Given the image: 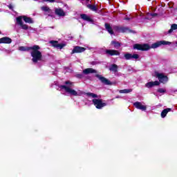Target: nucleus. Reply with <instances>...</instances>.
Masks as SVG:
<instances>
[{"instance_id":"1","label":"nucleus","mask_w":177,"mask_h":177,"mask_svg":"<svg viewBox=\"0 0 177 177\" xmlns=\"http://www.w3.org/2000/svg\"><path fill=\"white\" fill-rule=\"evenodd\" d=\"M171 44L172 43L170 41L162 40L152 44L151 46L149 44H134L133 49H137V50H149L150 49H157V48H160L161 45H171Z\"/></svg>"},{"instance_id":"2","label":"nucleus","mask_w":177,"mask_h":177,"mask_svg":"<svg viewBox=\"0 0 177 177\" xmlns=\"http://www.w3.org/2000/svg\"><path fill=\"white\" fill-rule=\"evenodd\" d=\"M73 86H74V83L70 82V81H66L65 82V85H61L59 86L60 89H63L66 92V93H68L71 96H81L84 95V92L78 90L75 91L73 89Z\"/></svg>"},{"instance_id":"3","label":"nucleus","mask_w":177,"mask_h":177,"mask_svg":"<svg viewBox=\"0 0 177 177\" xmlns=\"http://www.w3.org/2000/svg\"><path fill=\"white\" fill-rule=\"evenodd\" d=\"M41 48L39 46L35 45L30 48V55L32 57V62L33 63H38L42 60V53L39 51Z\"/></svg>"},{"instance_id":"4","label":"nucleus","mask_w":177,"mask_h":177,"mask_svg":"<svg viewBox=\"0 0 177 177\" xmlns=\"http://www.w3.org/2000/svg\"><path fill=\"white\" fill-rule=\"evenodd\" d=\"M25 21V23H28V24H32L34 23V21L31 17H27V16H19L17 17V24L19 26L22 30H28V26L27 24H25L23 22Z\"/></svg>"},{"instance_id":"5","label":"nucleus","mask_w":177,"mask_h":177,"mask_svg":"<svg viewBox=\"0 0 177 177\" xmlns=\"http://www.w3.org/2000/svg\"><path fill=\"white\" fill-rule=\"evenodd\" d=\"M155 77L158 79L159 82H161V84H167L169 80L167 75L158 72H155Z\"/></svg>"},{"instance_id":"6","label":"nucleus","mask_w":177,"mask_h":177,"mask_svg":"<svg viewBox=\"0 0 177 177\" xmlns=\"http://www.w3.org/2000/svg\"><path fill=\"white\" fill-rule=\"evenodd\" d=\"M93 103L95 106L96 109H102L106 106V103L103 102L102 100L93 99Z\"/></svg>"},{"instance_id":"7","label":"nucleus","mask_w":177,"mask_h":177,"mask_svg":"<svg viewBox=\"0 0 177 177\" xmlns=\"http://www.w3.org/2000/svg\"><path fill=\"white\" fill-rule=\"evenodd\" d=\"M133 106L136 107V109H138V110H142V111H146L147 106L145 104H142V102H136L133 104Z\"/></svg>"},{"instance_id":"8","label":"nucleus","mask_w":177,"mask_h":177,"mask_svg":"<svg viewBox=\"0 0 177 177\" xmlns=\"http://www.w3.org/2000/svg\"><path fill=\"white\" fill-rule=\"evenodd\" d=\"M95 77H97V78H99V80L101 81V82H102V84H104L105 85H111V82L106 79L104 77L100 75H96Z\"/></svg>"},{"instance_id":"9","label":"nucleus","mask_w":177,"mask_h":177,"mask_svg":"<svg viewBox=\"0 0 177 177\" xmlns=\"http://www.w3.org/2000/svg\"><path fill=\"white\" fill-rule=\"evenodd\" d=\"M50 44L53 45L55 48H57L58 49H63L64 46H66V44H59L57 41H50Z\"/></svg>"},{"instance_id":"10","label":"nucleus","mask_w":177,"mask_h":177,"mask_svg":"<svg viewBox=\"0 0 177 177\" xmlns=\"http://www.w3.org/2000/svg\"><path fill=\"white\" fill-rule=\"evenodd\" d=\"M86 50V48L77 46L73 48L72 53H82V52H85Z\"/></svg>"},{"instance_id":"11","label":"nucleus","mask_w":177,"mask_h":177,"mask_svg":"<svg viewBox=\"0 0 177 177\" xmlns=\"http://www.w3.org/2000/svg\"><path fill=\"white\" fill-rule=\"evenodd\" d=\"M124 59L126 60H131V59H136L139 57V55H138V54L132 55L131 53H127L124 54Z\"/></svg>"},{"instance_id":"12","label":"nucleus","mask_w":177,"mask_h":177,"mask_svg":"<svg viewBox=\"0 0 177 177\" xmlns=\"http://www.w3.org/2000/svg\"><path fill=\"white\" fill-rule=\"evenodd\" d=\"M55 13L57 16H59V17H64V16H66V12L62 8H55Z\"/></svg>"},{"instance_id":"13","label":"nucleus","mask_w":177,"mask_h":177,"mask_svg":"<svg viewBox=\"0 0 177 177\" xmlns=\"http://www.w3.org/2000/svg\"><path fill=\"white\" fill-rule=\"evenodd\" d=\"M41 9L42 12H44V15H47L48 16H50V15H52V10L46 6H42Z\"/></svg>"},{"instance_id":"14","label":"nucleus","mask_w":177,"mask_h":177,"mask_svg":"<svg viewBox=\"0 0 177 177\" xmlns=\"http://www.w3.org/2000/svg\"><path fill=\"white\" fill-rule=\"evenodd\" d=\"M160 85V82L155 81V82H149L145 84L147 88H153V86H158Z\"/></svg>"},{"instance_id":"15","label":"nucleus","mask_w":177,"mask_h":177,"mask_svg":"<svg viewBox=\"0 0 177 177\" xmlns=\"http://www.w3.org/2000/svg\"><path fill=\"white\" fill-rule=\"evenodd\" d=\"M97 71L92 68H88L84 70H83V73L88 75V74H96Z\"/></svg>"},{"instance_id":"16","label":"nucleus","mask_w":177,"mask_h":177,"mask_svg":"<svg viewBox=\"0 0 177 177\" xmlns=\"http://www.w3.org/2000/svg\"><path fill=\"white\" fill-rule=\"evenodd\" d=\"M105 53L111 56H118L120 55V52L115 50H106Z\"/></svg>"},{"instance_id":"17","label":"nucleus","mask_w":177,"mask_h":177,"mask_svg":"<svg viewBox=\"0 0 177 177\" xmlns=\"http://www.w3.org/2000/svg\"><path fill=\"white\" fill-rule=\"evenodd\" d=\"M0 44H12V39L6 37L0 38Z\"/></svg>"},{"instance_id":"18","label":"nucleus","mask_w":177,"mask_h":177,"mask_svg":"<svg viewBox=\"0 0 177 177\" xmlns=\"http://www.w3.org/2000/svg\"><path fill=\"white\" fill-rule=\"evenodd\" d=\"M105 28L108 31V32L111 34V35H113V34H114V32L113 31V28H111L110 24H105Z\"/></svg>"},{"instance_id":"19","label":"nucleus","mask_w":177,"mask_h":177,"mask_svg":"<svg viewBox=\"0 0 177 177\" xmlns=\"http://www.w3.org/2000/svg\"><path fill=\"white\" fill-rule=\"evenodd\" d=\"M80 17L85 21H92V19L89 16L86 15V14H82L80 15Z\"/></svg>"},{"instance_id":"20","label":"nucleus","mask_w":177,"mask_h":177,"mask_svg":"<svg viewBox=\"0 0 177 177\" xmlns=\"http://www.w3.org/2000/svg\"><path fill=\"white\" fill-rule=\"evenodd\" d=\"M169 111H171V109L167 108L166 109H164L162 113H161V117L162 118H165V117H167V114H168V113H169Z\"/></svg>"},{"instance_id":"21","label":"nucleus","mask_w":177,"mask_h":177,"mask_svg":"<svg viewBox=\"0 0 177 177\" xmlns=\"http://www.w3.org/2000/svg\"><path fill=\"white\" fill-rule=\"evenodd\" d=\"M110 71H113V73H117L118 71V66L115 64H112L109 67Z\"/></svg>"},{"instance_id":"22","label":"nucleus","mask_w":177,"mask_h":177,"mask_svg":"<svg viewBox=\"0 0 177 177\" xmlns=\"http://www.w3.org/2000/svg\"><path fill=\"white\" fill-rule=\"evenodd\" d=\"M174 30H177V24H174L171 26V29L169 30L168 34H172V32H174Z\"/></svg>"},{"instance_id":"23","label":"nucleus","mask_w":177,"mask_h":177,"mask_svg":"<svg viewBox=\"0 0 177 177\" xmlns=\"http://www.w3.org/2000/svg\"><path fill=\"white\" fill-rule=\"evenodd\" d=\"M18 49L21 52H27V50H31V47L20 46Z\"/></svg>"},{"instance_id":"24","label":"nucleus","mask_w":177,"mask_h":177,"mask_svg":"<svg viewBox=\"0 0 177 177\" xmlns=\"http://www.w3.org/2000/svg\"><path fill=\"white\" fill-rule=\"evenodd\" d=\"M87 7L88 9H91V10H93V12H97V8H96V6L95 5L88 4Z\"/></svg>"},{"instance_id":"25","label":"nucleus","mask_w":177,"mask_h":177,"mask_svg":"<svg viewBox=\"0 0 177 177\" xmlns=\"http://www.w3.org/2000/svg\"><path fill=\"white\" fill-rule=\"evenodd\" d=\"M112 45H113L114 48H115V49H118L120 48V46H121V44H120L117 41H111Z\"/></svg>"},{"instance_id":"26","label":"nucleus","mask_w":177,"mask_h":177,"mask_svg":"<svg viewBox=\"0 0 177 177\" xmlns=\"http://www.w3.org/2000/svg\"><path fill=\"white\" fill-rule=\"evenodd\" d=\"M120 93H131L132 92V89H124V90H120Z\"/></svg>"},{"instance_id":"27","label":"nucleus","mask_w":177,"mask_h":177,"mask_svg":"<svg viewBox=\"0 0 177 177\" xmlns=\"http://www.w3.org/2000/svg\"><path fill=\"white\" fill-rule=\"evenodd\" d=\"M86 95L87 96H90L91 97H93V98L97 97V95H96V94H95L93 93H86Z\"/></svg>"},{"instance_id":"28","label":"nucleus","mask_w":177,"mask_h":177,"mask_svg":"<svg viewBox=\"0 0 177 177\" xmlns=\"http://www.w3.org/2000/svg\"><path fill=\"white\" fill-rule=\"evenodd\" d=\"M115 28L119 32H124V31H125L124 28H119L118 26H116Z\"/></svg>"},{"instance_id":"29","label":"nucleus","mask_w":177,"mask_h":177,"mask_svg":"<svg viewBox=\"0 0 177 177\" xmlns=\"http://www.w3.org/2000/svg\"><path fill=\"white\" fill-rule=\"evenodd\" d=\"M158 92L159 93H165L167 92V90H165V88H158Z\"/></svg>"},{"instance_id":"30","label":"nucleus","mask_w":177,"mask_h":177,"mask_svg":"<svg viewBox=\"0 0 177 177\" xmlns=\"http://www.w3.org/2000/svg\"><path fill=\"white\" fill-rule=\"evenodd\" d=\"M44 1H45L46 2H50V3L55 1V0H44Z\"/></svg>"},{"instance_id":"31","label":"nucleus","mask_w":177,"mask_h":177,"mask_svg":"<svg viewBox=\"0 0 177 177\" xmlns=\"http://www.w3.org/2000/svg\"><path fill=\"white\" fill-rule=\"evenodd\" d=\"M9 9H13V6L12 4H10L8 6Z\"/></svg>"},{"instance_id":"32","label":"nucleus","mask_w":177,"mask_h":177,"mask_svg":"<svg viewBox=\"0 0 177 177\" xmlns=\"http://www.w3.org/2000/svg\"><path fill=\"white\" fill-rule=\"evenodd\" d=\"M78 78H82V75H77Z\"/></svg>"},{"instance_id":"33","label":"nucleus","mask_w":177,"mask_h":177,"mask_svg":"<svg viewBox=\"0 0 177 177\" xmlns=\"http://www.w3.org/2000/svg\"><path fill=\"white\" fill-rule=\"evenodd\" d=\"M151 16L152 17L157 16V14H151Z\"/></svg>"},{"instance_id":"34","label":"nucleus","mask_w":177,"mask_h":177,"mask_svg":"<svg viewBox=\"0 0 177 177\" xmlns=\"http://www.w3.org/2000/svg\"><path fill=\"white\" fill-rule=\"evenodd\" d=\"M6 52H7V53H10V51L9 50H6Z\"/></svg>"},{"instance_id":"35","label":"nucleus","mask_w":177,"mask_h":177,"mask_svg":"<svg viewBox=\"0 0 177 177\" xmlns=\"http://www.w3.org/2000/svg\"><path fill=\"white\" fill-rule=\"evenodd\" d=\"M118 97H120V96H117V97H116V99H118Z\"/></svg>"},{"instance_id":"36","label":"nucleus","mask_w":177,"mask_h":177,"mask_svg":"<svg viewBox=\"0 0 177 177\" xmlns=\"http://www.w3.org/2000/svg\"><path fill=\"white\" fill-rule=\"evenodd\" d=\"M0 34H1V32H0Z\"/></svg>"}]
</instances>
